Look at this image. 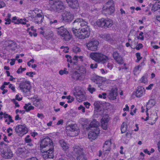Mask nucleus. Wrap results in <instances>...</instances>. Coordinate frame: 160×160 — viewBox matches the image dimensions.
Listing matches in <instances>:
<instances>
[{
    "label": "nucleus",
    "instance_id": "obj_49",
    "mask_svg": "<svg viewBox=\"0 0 160 160\" xmlns=\"http://www.w3.org/2000/svg\"><path fill=\"white\" fill-rule=\"evenodd\" d=\"M78 108L79 110H81L82 112L83 113H84L85 112V108L82 105H80V106L78 107Z\"/></svg>",
    "mask_w": 160,
    "mask_h": 160
},
{
    "label": "nucleus",
    "instance_id": "obj_61",
    "mask_svg": "<svg viewBox=\"0 0 160 160\" xmlns=\"http://www.w3.org/2000/svg\"><path fill=\"white\" fill-rule=\"evenodd\" d=\"M153 86V84H150L148 87L146 88V89L147 90H150L152 89V87Z\"/></svg>",
    "mask_w": 160,
    "mask_h": 160
},
{
    "label": "nucleus",
    "instance_id": "obj_33",
    "mask_svg": "<svg viewBox=\"0 0 160 160\" xmlns=\"http://www.w3.org/2000/svg\"><path fill=\"white\" fill-rule=\"evenodd\" d=\"M23 108L25 109L26 111L27 112H29L31 110H33L34 108V107L31 105L30 103L25 104Z\"/></svg>",
    "mask_w": 160,
    "mask_h": 160
},
{
    "label": "nucleus",
    "instance_id": "obj_28",
    "mask_svg": "<svg viewBox=\"0 0 160 160\" xmlns=\"http://www.w3.org/2000/svg\"><path fill=\"white\" fill-rule=\"evenodd\" d=\"M103 78L102 77H100L99 76H95L94 77H92L91 79L92 81L98 84L100 83L102 81H103Z\"/></svg>",
    "mask_w": 160,
    "mask_h": 160
},
{
    "label": "nucleus",
    "instance_id": "obj_59",
    "mask_svg": "<svg viewBox=\"0 0 160 160\" xmlns=\"http://www.w3.org/2000/svg\"><path fill=\"white\" fill-rule=\"evenodd\" d=\"M84 104L86 108H88L90 106V103L88 102H84Z\"/></svg>",
    "mask_w": 160,
    "mask_h": 160
},
{
    "label": "nucleus",
    "instance_id": "obj_15",
    "mask_svg": "<svg viewBox=\"0 0 160 160\" xmlns=\"http://www.w3.org/2000/svg\"><path fill=\"white\" fill-rule=\"evenodd\" d=\"M113 57L115 60L119 64H123L124 63L122 58L117 52H114L112 54Z\"/></svg>",
    "mask_w": 160,
    "mask_h": 160
},
{
    "label": "nucleus",
    "instance_id": "obj_44",
    "mask_svg": "<svg viewBox=\"0 0 160 160\" xmlns=\"http://www.w3.org/2000/svg\"><path fill=\"white\" fill-rule=\"evenodd\" d=\"M88 86V89L91 93H92L93 92L95 91V89L94 88L91 87V85H89Z\"/></svg>",
    "mask_w": 160,
    "mask_h": 160
},
{
    "label": "nucleus",
    "instance_id": "obj_43",
    "mask_svg": "<svg viewBox=\"0 0 160 160\" xmlns=\"http://www.w3.org/2000/svg\"><path fill=\"white\" fill-rule=\"evenodd\" d=\"M159 8V7H158L157 5L156 4H154L152 5V12H154L155 11L158 10Z\"/></svg>",
    "mask_w": 160,
    "mask_h": 160
},
{
    "label": "nucleus",
    "instance_id": "obj_60",
    "mask_svg": "<svg viewBox=\"0 0 160 160\" xmlns=\"http://www.w3.org/2000/svg\"><path fill=\"white\" fill-rule=\"evenodd\" d=\"M5 6V3L2 1H0V8H1L4 7Z\"/></svg>",
    "mask_w": 160,
    "mask_h": 160
},
{
    "label": "nucleus",
    "instance_id": "obj_63",
    "mask_svg": "<svg viewBox=\"0 0 160 160\" xmlns=\"http://www.w3.org/2000/svg\"><path fill=\"white\" fill-rule=\"evenodd\" d=\"M140 67V66H136L134 69V71L135 72H136L138 70H139Z\"/></svg>",
    "mask_w": 160,
    "mask_h": 160
},
{
    "label": "nucleus",
    "instance_id": "obj_9",
    "mask_svg": "<svg viewBox=\"0 0 160 160\" xmlns=\"http://www.w3.org/2000/svg\"><path fill=\"white\" fill-rule=\"evenodd\" d=\"M15 131L20 136H22L28 132V128L25 124L17 125Z\"/></svg>",
    "mask_w": 160,
    "mask_h": 160
},
{
    "label": "nucleus",
    "instance_id": "obj_19",
    "mask_svg": "<svg viewBox=\"0 0 160 160\" xmlns=\"http://www.w3.org/2000/svg\"><path fill=\"white\" fill-rule=\"evenodd\" d=\"M108 116L106 115L104 116L101 119L102 127L104 130H106L108 128V122L109 121Z\"/></svg>",
    "mask_w": 160,
    "mask_h": 160
},
{
    "label": "nucleus",
    "instance_id": "obj_2",
    "mask_svg": "<svg viewBox=\"0 0 160 160\" xmlns=\"http://www.w3.org/2000/svg\"><path fill=\"white\" fill-rule=\"evenodd\" d=\"M90 57L96 62L104 63L109 60V58L101 53L92 52L90 54Z\"/></svg>",
    "mask_w": 160,
    "mask_h": 160
},
{
    "label": "nucleus",
    "instance_id": "obj_50",
    "mask_svg": "<svg viewBox=\"0 0 160 160\" xmlns=\"http://www.w3.org/2000/svg\"><path fill=\"white\" fill-rule=\"evenodd\" d=\"M35 73L34 72H27L26 73V75H28L29 77H33V76L32 75L33 74H35Z\"/></svg>",
    "mask_w": 160,
    "mask_h": 160
},
{
    "label": "nucleus",
    "instance_id": "obj_34",
    "mask_svg": "<svg viewBox=\"0 0 160 160\" xmlns=\"http://www.w3.org/2000/svg\"><path fill=\"white\" fill-rule=\"evenodd\" d=\"M148 76V74L147 73H145L140 80V82L144 84L147 83L148 82L147 79Z\"/></svg>",
    "mask_w": 160,
    "mask_h": 160
},
{
    "label": "nucleus",
    "instance_id": "obj_55",
    "mask_svg": "<svg viewBox=\"0 0 160 160\" xmlns=\"http://www.w3.org/2000/svg\"><path fill=\"white\" fill-rule=\"evenodd\" d=\"M143 45L141 43H139L138 44L136 47V49L137 50H139L140 49L142 48Z\"/></svg>",
    "mask_w": 160,
    "mask_h": 160
},
{
    "label": "nucleus",
    "instance_id": "obj_21",
    "mask_svg": "<svg viewBox=\"0 0 160 160\" xmlns=\"http://www.w3.org/2000/svg\"><path fill=\"white\" fill-rule=\"evenodd\" d=\"M69 6L72 8H77L78 4L77 0H66Z\"/></svg>",
    "mask_w": 160,
    "mask_h": 160
},
{
    "label": "nucleus",
    "instance_id": "obj_20",
    "mask_svg": "<svg viewBox=\"0 0 160 160\" xmlns=\"http://www.w3.org/2000/svg\"><path fill=\"white\" fill-rule=\"evenodd\" d=\"M145 93V90L142 87L138 86L136 90L135 95L137 97H141Z\"/></svg>",
    "mask_w": 160,
    "mask_h": 160
},
{
    "label": "nucleus",
    "instance_id": "obj_47",
    "mask_svg": "<svg viewBox=\"0 0 160 160\" xmlns=\"http://www.w3.org/2000/svg\"><path fill=\"white\" fill-rule=\"evenodd\" d=\"M30 136L28 135L25 138V141L26 143H30L31 141V139L29 138Z\"/></svg>",
    "mask_w": 160,
    "mask_h": 160
},
{
    "label": "nucleus",
    "instance_id": "obj_51",
    "mask_svg": "<svg viewBox=\"0 0 160 160\" xmlns=\"http://www.w3.org/2000/svg\"><path fill=\"white\" fill-rule=\"evenodd\" d=\"M98 64L96 63L95 64H91L90 65V68L92 69L95 68L97 67Z\"/></svg>",
    "mask_w": 160,
    "mask_h": 160
},
{
    "label": "nucleus",
    "instance_id": "obj_18",
    "mask_svg": "<svg viewBox=\"0 0 160 160\" xmlns=\"http://www.w3.org/2000/svg\"><path fill=\"white\" fill-rule=\"evenodd\" d=\"M32 101L33 102V104L38 108H43L42 101L41 99L33 98H32Z\"/></svg>",
    "mask_w": 160,
    "mask_h": 160
},
{
    "label": "nucleus",
    "instance_id": "obj_5",
    "mask_svg": "<svg viewBox=\"0 0 160 160\" xmlns=\"http://www.w3.org/2000/svg\"><path fill=\"white\" fill-rule=\"evenodd\" d=\"M18 88L21 92L26 95L28 96L30 94L31 86L29 81H22L20 83Z\"/></svg>",
    "mask_w": 160,
    "mask_h": 160
},
{
    "label": "nucleus",
    "instance_id": "obj_31",
    "mask_svg": "<svg viewBox=\"0 0 160 160\" xmlns=\"http://www.w3.org/2000/svg\"><path fill=\"white\" fill-rule=\"evenodd\" d=\"M66 129L68 130L71 131H74L77 130V125L75 124H69L66 127Z\"/></svg>",
    "mask_w": 160,
    "mask_h": 160
},
{
    "label": "nucleus",
    "instance_id": "obj_7",
    "mask_svg": "<svg viewBox=\"0 0 160 160\" xmlns=\"http://www.w3.org/2000/svg\"><path fill=\"white\" fill-rule=\"evenodd\" d=\"M57 33L65 41H68L71 38V36L68 30L64 27L61 26L57 29Z\"/></svg>",
    "mask_w": 160,
    "mask_h": 160
},
{
    "label": "nucleus",
    "instance_id": "obj_38",
    "mask_svg": "<svg viewBox=\"0 0 160 160\" xmlns=\"http://www.w3.org/2000/svg\"><path fill=\"white\" fill-rule=\"evenodd\" d=\"M67 69L65 68L63 70H61L59 72V73L61 75H62L64 74H67L68 73V72L67 71Z\"/></svg>",
    "mask_w": 160,
    "mask_h": 160
},
{
    "label": "nucleus",
    "instance_id": "obj_10",
    "mask_svg": "<svg viewBox=\"0 0 160 160\" xmlns=\"http://www.w3.org/2000/svg\"><path fill=\"white\" fill-rule=\"evenodd\" d=\"M99 42L97 40H93L89 42L87 44V46L88 50L95 51L99 48Z\"/></svg>",
    "mask_w": 160,
    "mask_h": 160
},
{
    "label": "nucleus",
    "instance_id": "obj_36",
    "mask_svg": "<svg viewBox=\"0 0 160 160\" xmlns=\"http://www.w3.org/2000/svg\"><path fill=\"white\" fill-rule=\"evenodd\" d=\"M77 160H87V159L84 152H82V153L77 155Z\"/></svg>",
    "mask_w": 160,
    "mask_h": 160
},
{
    "label": "nucleus",
    "instance_id": "obj_24",
    "mask_svg": "<svg viewBox=\"0 0 160 160\" xmlns=\"http://www.w3.org/2000/svg\"><path fill=\"white\" fill-rule=\"evenodd\" d=\"M72 78L75 80H83L84 79L77 70L74 72L72 76Z\"/></svg>",
    "mask_w": 160,
    "mask_h": 160
},
{
    "label": "nucleus",
    "instance_id": "obj_58",
    "mask_svg": "<svg viewBox=\"0 0 160 160\" xmlns=\"http://www.w3.org/2000/svg\"><path fill=\"white\" fill-rule=\"evenodd\" d=\"M5 20L6 21L5 22V24H10L11 22V20L10 18L5 19Z\"/></svg>",
    "mask_w": 160,
    "mask_h": 160
},
{
    "label": "nucleus",
    "instance_id": "obj_45",
    "mask_svg": "<svg viewBox=\"0 0 160 160\" xmlns=\"http://www.w3.org/2000/svg\"><path fill=\"white\" fill-rule=\"evenodd\" d=\"M73 52L75 53L79 52L81 51L80 49L79 48L76 46L73 47Z\"/></svg>",
    "mask_w": 160,
    "mask_h": 160
},
{
    "label": "nucleus",
    "instance_id": "obj_35",
    "mask_svg": "<svg viewBox=\"0 0 160 160\" xmlns=\"http://www.w3.org/2000/svg\"><path fill=\"white\" fill-rule=\"evenodd\" d=\"M103 81H102L100 83L98 84V86L100 88V89L104 90L107 87V82H103Z\"/></svg>",
    "mask_w": 160,
    "mask_h": 160
},
{
    "label": "nucleus",
    "instance_id": "obj_52",
    "mask_svg": "<svg viewBox=\"0 0 160 160\" xmlns=\"http://www.w3.org/2000/svg\"><path fill=\"white\" fill-rule=\"evenodd\" d=\"M37 116L38 118H40L41 119H42L44 118V116L43 114L42 113H38Z\"/></svg>",
    "mask_w": 160,
    "mask_h": 160
},
{
    "label": "nucleus",
    "instance_id": "obj_62",
    "mask_svg": "<svg viewBox=\"0 0 160 160\" xmlns=\"http://www.w3.org/2000/svg\"><path fill=\"white\" fill-rule=\"evenodd\" d=\"M63 120L62 119H60V120H59L58 122H57V124L58 125H62L63 123Z\"/></svg>",
    "mask_w": 160,
    "mask_h": 160
},
{
    "label": "nucleus",
    "instance_id": "obj_40",
    "mask_svg": "<svg viewBox=\"0 0 160 160\" xmlns=\"http://www.w3.org/2000/svg\"><path fill=\"white\" fill-rule=\"evenodd\" d=\"M100 105L101 103L99 102L96 101L94 103V105L95 108L97 109V110L99 109Z\"/></svg>",
    "mask_w": 160,
    "mask_h": 160
},
{
    "label": "nucleus",
    "instance_id": "obj_42",
    "mask_svg": "<svg viewBox=\"0 0 160 160\" xmlns=\"http://www.w3.org/2000/svg\"><path fill=\"white\" fill-rule=\"evenodd\" d=\"M6 150H5L3 146H1L0 148V154L2 157L4 155V154Z\"/></svg>",
    "mask_w": 160,
    "mask_h": 160
},
{
    "label": "nucleus",
    "instance_id": "obj_30",
    "mask_svg": "<svg viewBox=\"0 0 160 160\" xmlns=\"http://www.w3.org/2000/svg\"><path fill=\"white\" fill-rule=\"evenodd\" d=\"M155 104V102L153 99H150L148 102L146 108V111H148V110L151 107H153Z\"/></svg>",
    "mask_w": 160,
    "mask_h": 160
},
{
    "label": "nucleus",
    "instance_id": "obj_37",
    "mask_svg": "<svg viewBox=\"0 0 160 160\" xmlns=\"http://www.w3.org/2000/svg\"><path fill=\"white\" fill-rule=\"evenodd\" d=\"M105 38L106 41L110 43H112L113 42V39L111 37L109 34H108L105 36Z\"/></svg>",
    "mask_w": 160,
    "mask_h": 160
},
{
    "label": "nucleus",
    "instance_id": "obj_57",
    "mask_svg": "<svg viewBox=\"0 0 160 160\" xmlns=\"http://www.w3.org/2000/svg\"><path fill=\"white\" fill-rule=\"evenodd\" d=\"M15 112L17 114L18 112H19L20 113L23 114V113H25V111H24V110H19V109H17L16 110Z\"/></svg>",
    "mask_w": 160,
    "mask_h": 160
},
{
    "label": "nucleus",
    "instance_id": "obj_25",
    "mask_svg": "<svg viewBox=\"0 0 160 160\" xmlns=\"http://www.w3.org/2000/svg\"><path fill=\"white\" fill-rule=\"evenodd\" d=\"M79 74L82 76L84 79L85 76L86 72V68L84 66H82L79 67L78 69H77Z\"/></svg>",
    "mask_w": 160,
    "mask_h": 160
},
{
    "label": "nucleus",
    "instance_id": "obj_54",
    "mask_svg": "<svg viewBox=\"0 0 160 160\" xmlns=\"http://www.w3.org/2000/svg\"><path fill=\"white\" fill-rule=\"evenodd\" d=\"M12 101L15 104L16 107H19V105L18 104V102L16 101L15 99H13Z\"/></svg>",
    "mask_w": 160,
    "mask_h": 160
},
{
    "label": "nucleus",
    "instance_id": "obj_3",
    "mask_svg": "<svg viewBox=\"0 0 160 160\" xmlns=\"http://www.w3.org/2000/svg\"><path fill=\"white\" fill-rule=\"evenodd\" d=\"M115 5L113 0L107 2L102 8V12L106 15H110L114 12Z\"/></svg>",
    "mask_w": 160,
    "mask_h": 160
},
{
    "label": "nucleus",
    "instance_id": "obj_13",
    "mask_svg": "<svg viewBox=\"0 0 160 160\" xmlns=\"http://www.w3.org/2000/svg\"><path fill=\"white\" fill-rule=\"evenodd\" d=\"M53 8L56 12H60L65 9V6L62 2L58 1L54 3Z\"/></svg>",
    "mask_w": 160,
    "mask_h": 160
},
{
    "label": "nucleus",
    "instance_id": "obj_56",
    "mask_svg": "<svg viewBox=\"0 0 160 160\" xmlns=\"http://www.w3.org/2000/svg\"><path fill=\"white\" fill-rule=\"evenodd\" d=\"M15 43L14 42H13L12 41H9V42L8 43V46L9 47H11L12 46H15Z\"/></svg>",
    "mask_w": 160,
    "mask_h": 160
},
{
    "label": "nucleus",
    "instance_id": "obj_22",
    "mask_svg": "<svg viewBox=\"0 0 160 160\" xmlns=\"http://www.w3.org/2000/svg\"><path fill=\"white\" fill-rule=\"evenodd\" d=\"M69 6L72 8H77L78 4L77 0H66Z\"/></svg>",
    "mask_w": 160,
    "mask_h": 160
},
{
    "label": "nucleus",
    "instance_id": "obj_1",
    "mask_svg": "<svg viewBox=\"0 0 160 160\" xmlns=\"http://www.w3.org/2000/svg\"><path fill=\"white\" fill-rule=\"evenodd\" d=\"M87 22L81 18H77L73 22L75 28H72V31L75 37L78 39H84L89 37L90 29Z\"/></svg>",
    "mask_w": 160,
    "mask_h": 160
},
{
    "label": "nucleus",
    "instance_id": "obj_23",
    "mask_svg": "<svg viewBox=\"0 0 160 160\" xmlns=\"http://www.w3.org/2000/svg\"><path fill=\"white\" fill-rule=\"evenodd\" d=\"M73 152L75 154L76 156L79 155L80 154L84 152L83 148L80 147L78 146H74L72 147Z\"/></svg>",
    "mask_w": 160,
    "mask_h": 160
},
{
    "label": "nucleus",
    "instance_id": "obj_64",
    "mask_svg": "<svg viewBox=\"0 0 160 160\" xmlns=\"http://www.w3.org/2000/svg\"><path fill=\"white\" fill-rule=\"evenodd\" d=\"M108 68L110 70H111L112 68V64L110 63H108L107 65Z\"/></svg>",
    "mask_w": 160,
    "mask_h": 160
},
{
    "label": "nucleus",
    "instance_id": "obj_48",
    "mask_svg": "<svg viewBox=\"0 0 160 160\" xmlns=\"http://www.w3.org/2000/svg\"><path fill=\"white\" fill-rule=\"evenodd\" d=\"M126 130V127L123 126V124H122L121 127V133H123L125 132Z\"/></svg>",
    "mask_w": 160,
    "mask_h": 160
},
{
    "label": "nucleus",
    "instance_id": "obj_11",
    "mask_svg": "<svg viewBox=\"0 0 160 160\" xmlns=\"http://www.w3.org/2000/svg\"><path fill=\"white\" fill-rule=\"evenodd\" d=\"M90 129L91 130L88 133V138L90 139L94 140L96 139L99 133V129L98 128H92Z\"/></svg>",
    "mask_w": 160,
    "mask_h": 160
},
{
    "label": "nucleus",
    "instance_id": "obj_29",
    "mask_svg": "<svg viewBox=\"0 0 160 160\" xmlns=\"http://www.w3.org/2000/svg\"><path fill=\"white\" fill-rule=\"evenodd\" d=\"M59 143L61 147L64 151H66L68 148V145L63 140H60L59 141Z\"/></svg>",
    "mask_w": 160,
    "mask_h": 160
},
{
    "label": "nucleus",
    "instance_id": "obj_17",
    "mask_svg": "<svg viewBox=\"0 0 160 160\" xmlns=\"http://www.w3.org/2000/svg\"><path fill=\"white\" fill-rule=\"evenodd\" d=\"M44 19V16L38 13L37 15L32 19V21L36 23L41 24Z\"/></svg>",
    "mask_w": 160,
    "mask_h": 160
},
{
    "label": "nucleus",
    "instance_id": "obj_8",
    "mask_svg": "<svg viewBox=\"0 0 160 160\" xmlns=\"http://www.w3.org/2000/svg\"><path fill=\"white\" fill-rule=\"evenodd\" d=\"M74 16L70 12L65 11L61 16L60 22H71L73 19Z\"/></svg>",
    "mask_w": 160,
    "mask_h": 160
},
{
    "label": "nucleus",
    "instance_id": "obj_4",
    "mask_svg": "<svg viewBox=\"0 0 160 160\" xmlns=\"http://www.w3.org/2000/svg\"><path fill=\"white\" fill-rule=\"evenodd\" d=\"M40 149L47 150H52L53 149V144L52 140L49 138L46 137L41 141Z\"/></svg>",
    "mask_w": 160,
    "mask_h": 160
},
{
    "label": "nucleus",
    "instance_id": "obj_32",
    "mask_svg": "<svg viewBox=\"0 0 160 160\" xmlns=\"http://www.w3.org/2000/svg\"><path fill=\"white\" fill-rule=\"evenodd\" d=\"M98 125V122H97L95 120H93L91 122L89 125V126L87 128V129H92V128H97V126Z\"/></svg>",
    "mask_w": 160,
    "mask_h": 160
},
{
    "label": "nucleus",
    "instance_id": "obj_41",
    "mask_svg": "<svg viewBox=\"0 0 160 160\" xmlns=\"http://www.w3.org/2000/svg\"><path fill=\"white\" fill-rule=\"evenodd\" d=\"M49 21L50 24L51 25L53 24H55V23H56L58 22H60V21H58L57 20L54 19H53L52 18H49Z\"/></svg>",
    "mask_w": 160,
    "mask_h": 160
},
{
    "label": "nucleus",
    "instance_id": "obj_26",
    "mask_svg": "<svg viewBox=\"0 0 160 160\" xmlns=\"http://www.w3.org/2000/svg\"><path fill=\"white\" fill-rule=\"evenodd\" d=\"M111 144V140H107L104 143L103 150L104 151H109L110 150V146Z\"/></svg>",
    "mask_w": 160,
    "mask_h": 160
},
{
    "label": "nucleus",
    "instance_id": "obj_12",
    "mask_svg": "<svg viewBox=\"0 0 160 160\" xmlns=\"http://www.w3.org/2000/svg\"><path fill=\"white\" fill-rule=\"evenodd\" d=\"M73 95L76 97L78 101L79 102L84 101L86 99L84 92L81 90H77L75 92H73Z\"/></svg>",
    "mask_w": 160,
    "mask_h": 160
},
{
    "label": "nucleus",
    "instance_id": "obj_14",
    "mask_svg": "<svg viewBox=\"0 0 160 160\" xmlns=\"http://www.w3.org/2000/svg\"><path fill=\"white\" fill-rule=\"evenodd\" d=\"M118 89L112 88L109 91L108 97L110 100H114L116 99L118 95Z\"/></svg>",
    "mask_w": 160,
    "mask_h": 160
},
{
    "label": "nucleus",
    "instance_id": "obj_6",
    "mask_svg": "<svg viewBox=\"0 0 160 160\" xmlns=\"http://www.w3.org/2000/svg\"><path fill=\"white\" fill-rule=\"evenodd\" d=\"M96 23L98 27L104 28H110L113 24L112 20L109 18H102L98 19Z\"/></svg>",
    "mask_w": 160,
    "mask_h": 160
},
{
    "label": "nucleus",
    "instance_id": "obj_46",
    "mask_svg": "<svg viewBox=\"0 0 160 160\" xmlns=\"http://www.w3.org/2000/svg\"><path fill=\"white\" fill-rule=\"evenodd\" d=\"M136 54L137 58V59L136 60V62H138L142 58L140 56V53L137 52L136 53Z\"/></svg>",
    "mask_w": 160,
    "mask_h": 160
},
{
    "label": "nucleus",
    "instance_id": "obj_16",
    "mask_svg": "<svg viewBox=\"0 0 160 160\" xmlns=\"http://www.w3.org/2000/svg\"><path fill=\"white\" fill-rule=\"evenodd\" d=\"M41 152L44 153L43 155V158H52L53 157V150H47L45 149H40Z\"/></svg>",
    "mask_w": 160,
    "mask_h": 160
},
{
    "label": "nucleus",
    "instance_id": "obj_53",
    "mask_svg": "<svg viewBox=\"0 0 160 160\" xmlns=\"http://www.w3.org/2000/svg\"><path fill=\"white\" fill-rule=\"evenodd\" d=\"M8 87L9 88H11L12 89V90L13 91V92H14L15 91V88L14 87L12 86V84H9Z\"/></svg>",
    "mask_w": 160,
    "mask_h": 160
},
{
    "label": "nucleus",
    "instance_id": "obj_39",
    "mask_svg": "<svg viewBox=\"0 0 160 160\" xmlns=\"http://www.w3.org/2000/svg\"><path fill=\"white\" fill-rule=\"evenodd\" d=\"M23 20L22 19H18L16 22H13V23L15 24H19L21 23L22 24H26V23L25 22H24L23 21Z\"/></svg>",
    "mask_w": 160,
    "mask_h": 160
},
{
    "label": "nucleus",
    "instance_id": "obj_27",
    "mask_svg": "<svg viewBox=\"0 0 160 160\" xmlns=\"http://www.w3.org/2000/svg\"><path fill=\"white\" fill-rule=\"evenodd\" d=\"M12 156L13 154L11 151L7 149L4 154V155L2 157L6 159H10L12 157Z\"/></svg>",
    "mask_w": 160,
    "mask_h": 160
}]
</instances>
